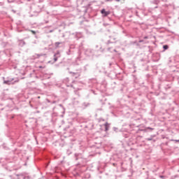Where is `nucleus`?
Returning a JSON list of instances; mask_svg holds the SVG:
<instances>
[{
  "mask_svg": "<svg viewBox=\"0 0 179 179\" xmlns=\"http://www.w3.org/2000/svg\"><path fill=\"white\" fill-rule=\"evenodd\" d=\"M101 13L104 16H108L110 15V11H106V9H102Z\"/></svg>",
  "mask_w": 179,
  "mask_h": 179,
  "instance_id": "obj_1",
  "label": "nucleus"
},
{
  "mask_svg": "<svg viewBox=\"0 0 179 179\" xmlns=\"http://www.w3.org/2000/svg\"><path fill=\"white\" fill-rule=\"evenodd\" d=\"M59 44H61V43H59V42H56V43H55V47L57 48V47H59Z\"/></svg>",
  "mask_w": 179,
  "mask_h": 179,
  "instance_id": "obj_2",
  "label": "nucleus"
},
{
  "mask_svg": "<svg viewBox=\"0 0 179 179\" xmlns=\"http://www.w3.org/2000/svg\"><path fill=\"white\" fill-rule=\"evenodd\" d=\"M163 48H164V50H169V45H164L163 46Z\"/></svg>",
  "mask_w": 179,
  "mask_h": 179,
  "instance_id": "obj_3",
  "label": "nucleus"
},
{
  "mask_svg": "<svg viewBox=\"0 0 179 179\" xmlns=\"http://www.w3.org/2000/svg\"><path fill=\"white\" fill-rule=\"evenodd\" d=\"M6 85H10V81H4Z\"/></svg>",
  "mask_w": 179,
  "mask_h": 179,
  "instance_id": "obj_4",
  "label": "nucleus"
},
{
  "mask_svg": "<svg viewBox=\"0 0 179 179\" xmlns=\"http://www.w3.org/2000/svg\"><path fill=\"white\" fill-rule=\"evenodd\" d=\"M31 33L34 34H36V31H33V30H31Z\"/></svg>",
  "mask_w": 179,
  "mask_h": 179,
  "instance_id": "obj_5",
  "label": "nucleus"
},
{
  "mask_svg": "<svg viewBox=\"0 0 179 179\" xmlns=\"http://www.w3.org/2000/svg\"><path fill=\"white\" fill-rule=\"evenodd\" d=\"M38 68L44 69V68H45V66H40Z\"/></svg>",
  "mask_w": 179,
  "mask_h": 179,
  "instance_id": "obj_6",
  "label": "nucleus"
},
{
  "mask_svg": "<svg viewBox=\"0 0 179 179\" xmlns=\"http://www.w3.org/2000/svg\"><path fill=\"white\" fill-rule=\"evenodd\" d=\"M105 127H106V131H108V128L107 127V124H105Z\"/></svg>",
  "mask_w": 179,
  "mask_h": 179,
  "instance_id": "obj_7",
  "label": "nucleus"
},
{
  "mask_svg": "<svg viewBox=\"0 0 179 179\" xmlns=\"http://www.w3.org/2000/svg\"><path fill=\"white\" fill-rule=\"evenodd\" d=\"M120 1H121V0H116V2H120Z\"/></svg>",
  "mask_w": 179,
  "mask_h": 179,
  "instance_id": "obj_8",
  "label": "nucleus"
},
{
  "mask_svg": "<svg viewBox=\"0 0 179 179\" xmlns=\"http://www.w3.org/2000/svg\"><path fill=\"white\" fill-rule=\"evenodd\" d=\"M55 61H57V59H55Z\"/></svg>",
  "mask_w": 179,
  "mask_h": 179,
  "instance_id": "obj_9",
  "label": "nucleus"
},
{
  "mask_svg": "<svg viewBox=\"0 0 179 179\" xmlns=\"http://www.w3.org/2000/svg\"><path fill=\"white\" fill-rule=\"evenodd\" d=\"M107 1H110V0H107Z\"/></svg>",
  "mask_w": 179,
  "mask_h": 179,
  "instance_id": "obj_10",
  "label": "nucleus"
}]
</instances>
